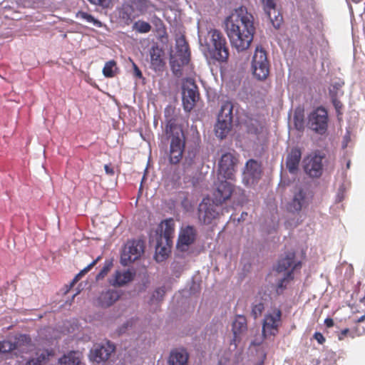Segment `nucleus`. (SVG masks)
<instances>
[{"instance_id":"30","label":"nucleus","mask_w":365,"mask_h":365,"mask_svg":"<svg viewBox=\"0 0 365 365\" xmlns=\"http://www.w3.org/2000/svg\"><path fill=\"white\" fill-rule=\"evenodd\" d=\"M131 5L135 8V11H138L139 15H143L148 11L150 8L155 6L149 0H132Z\"/></svg>"},{"instance_id":"8","label":"nucleus","mask_w":365,"mask_h":365,"mask_svg":"<svg viewBox=\"0 0 365 365\" xmlns=\"http://www.w3.org/2000/svg\"><path fill=\"white\" fill-rule=\"evenodd\" d=\"M182 105L185 111L190 112L195 106L199 98V92L195 81L186 78L182 86Z\"/></svg>"},{"instance_id":"1","label":"nucleus","mask_w":365,"mask_h":365,"mask_svg":"<svg viewBox=\"0 0 365 365\" xmlns=\"http://www.w3.org/2000/svg\"><path fill=\"white\" fill-rule=\"evenodd\" d=\"M225 30L232 47L238 51L247 50L255 32L254 17L245 6H240L225 20Z\"/></svg>"},{"instance_id":"2","label":"nucleus","mask_w":365,"mask_h":365,"mask_svg":"<svg viewBox=\"0 0 365 365\" xmlns=\"http://www.w3.org/2000/svg\"><path fill=\"white\" fill-rule=\"evenodd\" d=\"M171 107L165 109V135L169 142L168 153V161L171 165H178L182 159L185 149L186 138L182 126L178 123L176 119L171 116L173 112Z\"/></svg>"},{"instance_id":"41","label":"nucleus","mask_w":365,"mask_h":365,"mask_svg":"<svg viewBox=\"0 0 365 365\" xmlns=\"http://www.w3.org/2000/svg\"><path fill=\"white\" fill-rule=\"evenodd\" d=\"M262 3L264 6V10L267 16H270V12H274V14L277 13L274 0H263L262 1Z\"/></svg>"},{"instance_id":"16","label":"nucleus","mask_w":365,"mask_h":365,"mask_svg":"<svg viewBox=\"0 0 365 365\" xmlns=\"http://www.w3.org/2000/svg\"><path fill=\"white\" fill-rule=\"evenodd\" d=\"M31 343V339L26 334H21L16 337L14 342L9 340L0 341V353H9L15 349H20L24 351L25 350L23 346H29Z\"/></svg>"},{"instance_id":"10","label":"nucleus","mask_w":365,"mask_h":365,"mask_svg":"<svg viewBox=\"0 0 365 365\" xmlns=\"http://www.w3.org/2000/svg\"><path fill=\"white\" fill-rule=\"evenodd\" d=\"M281 319L282 311L279 308H274L264 315L262 330L264 338L267 336H275L278 333Z\"/></svg>"},{"instance_id":"29","label":"nucleus","mask_w":365,"mask_h":365,"mask_svg":"<svg viewBox=\"0 0 365 365\" xmlns=\"http://www.w3.org/2000/svg\"><path fill=\"white\" fill-rule=\"evenodd\" d=\"M36 358H33L28 361V365H46L49 358L54 356L53 350L45 349L36 353Z\"/></svg>"},{"instance_id":"34","label":"nucleus","mask_w":365,"mask_h":365,"mask_svg":"<svg viewBox=\"0 0 365 365\" xmlns=\"http://www.w3.org/2000/svg\"><path fill=\"white\" fill-rule=\"evenodd\" d=\"M168 247H163L162 246V240L160 239L158 241L157 245H156V255H155V259L158 262H162L169 255L170 250V245Z\"/></svg>"},{"instance_id":"11","label":"nucleus","mask_w":365,"mask_h":365,"mask_svg":"<svg viewBox=\"0 0 365 365\" xmlns=\"http://www.w3.org/2000/svg\"><path fill=\"white\" fill-rule=\"evenodd\" d=\"M309 128L319 134L324 133L328 127V113L325 108L319 107L309 115Z\"/></svg>"},{"instance_id":"52","label":"nucleus","mask_w":365,"mask_h":365,"mask_svg":"<svg viewBox=\"0 0 365 365\" xmlns=\"http://www.w3.org/2000/svg\"><path fill=\"white\" fill-rule=\"evenodd\" d=\"M104 170L106 171V173L108 175H114V170L112 167H110V165H105L104 166Z\"/></svg>"},{"instance_id":"3","label":"nucleus","mask_w":365,"mask_h":365,"mask_svg":"<svg viewBox=\"0 0 365 365\" xmlns=\"http://www.w3.org/2000/svg\"><path fill=\"white\" fill-rule=\"evenodd\" d=\"M190 59V51L188 43L184 36L175 40V51L170 55V64L173 73L179 78L182 76V68L187 65Z\"/></svg>"},{"instance_id":"32","label":"nucleus","mask_w":365,"mask_h":365,"mask_svg":"<svg viewBox=\"0 0 365 365\" xmlns=\"http://www.w3.org/2000/svg\"><path fill=\"white\" fill-rule=\"evenodd\" d=\"M76 18L82 19L88 23L92 24L93 26L101 28L103 23L93 16L91 14L83 11H79L76 14Z\"/></svg>"},{"instance_id":"28","label":"nucleus","mask_w":365,"mask_h":365,"mask_svg":"<svg viewBox=\"0 0 365 365\" xmlns=\"http://www.w3.org/2000/svg\"><path fill=\"white\" fill-rule=\"evenodd\" d=\"M247 329V319L243 315H237L234 320L232 326V330L234 337L236 339L241 334L245 331Z\"/></svg>"},{"instance_id":"31","label":"nucleus","mask_w":365,"mask_h":365,"mask_svg":"<svg viewBox=\"0 0 365 365\" xmlns=\"http://www.w3.org/2000/svg\"><path fill=\"white\" fill-rule=\"evenodd\" d=\"M247 173L253 179H257L260 177L261 168L257 161L250 159L246 163Z\"/></svg>"},{"instance_id":"33","label":"nucleus","mask_w":365,"mask_h":365,"mask_svg":"<svg viewBox=\"0 0 365 365\" xmlns=\"http://www.w3.org/2000/svg\"><path fill=\"white\" fill-rule=\"evenodd\" d=\"M116 62L114 60L107 61L103 68V74L106 78H113L118 72Z\"/></svg>"},{"instance_id":"26","label":"nucleus","mask_w":365,"mask_h":365,"mask_svg":"<svg viewBox=\"0 0 365 365\" xmlns=\"http://www.w3.org/2000/svg\"><path fill=\"white\" fill-rule=\"evenodd\" d=\"M188 354L184 350H174L171 351L169 359V365H187Z\"/></svg>"},{"instance_id":"54","label":"nucleus","mask_w":365,"mask_h":365,"mask_svg":"<svg viewBox=\"0 0 365 365\" xmlns=\"http://www.w3.org/2000/svg\"><path fill=\"white\" fill-rule=\"evenodd\" d=\"M364 321H365V315H363V316H361V317H359V318L356 320V323L359 324V323H361V322H363Z\"/></svg>"},{"instance_id":"4","label":"nucleus","mask_w":365,"mask_h":365,"mask_svg":"<svg viewBox=\"0 0 365 365\" xmlns=\"http://www.w3.org/2000/svg\"><path fill=\"white\" fill-rule=\"evenodd\" d=\"M208 34L210 36L212 43V47L209 48L210 57L218 62H227L229 58V50L222 34L217 29H212Z\"/></svg>"},{"instance_id":"24","label":"nucleus","mask_w":365,"mask_h":365,"mask_svg":"<svg viewBox=\"0 0 365 365\" xmlns=\"http://www.w3.org/2000/svg\"><path fill=\"white\" fill-rule=\"evenodd\" d=\"M301 150L299 148H292L288 154L286 165L291 173H294L297 169L301 160Z\"/></svg>"},{"instance_id":"17","label":"nucleus","mask_w":365,"mask_h":365,"mask_svg":"<svg viewBox=\"0 0 365 365\" xmlns=\"http://www.w3.org/2000/svg\"><path fill=\"white\" fill-rule=\"evenodd\" d=\"M114 351L115 346L110 341H107L105 344H96L91 351V359L97 363L106 361Z\"/></svg>"},{"instance_id":"27","label":"nucleus","mask_w":365,"mask_h":365,"mask_svg":"<svg viewBox=\"0 0 365 365\" xmlns=\"http://www.w3.org/2000/svg\"><path fill=\"white\" fill-rule=\"evenodd\" d=\"M81 359L82 354L80 352L71 351L58 359V364L59 365H80Z\"/></svg>"},{"instance_id":"50","label":"nucleus","mask_w":365,"mask_h":365,"mask_svg":"<svg viewBox=\"0 0 365 365\" xmlns=\"http://www.w3.org/2000/svg\"><path fill=\"white\" fill-rule=\"evenodd\" d=\"M133 66L134 73H135V76H138V78H141L143 76L141 71L139 69V68L137 66V65L134 62H133Z\"/></svg>"},{"instance_id":"53","label":"nucleus","mask_w":365,"mask_h":365,"mask_svg":"<svg viewBox=\"0 0 365 365\" xmlns=\"http://www.w3.org/2000/svg\"><path fill=\"white\" fill-rule=\"evenodd\" d=\"M82 277L83 276L80 273H78L71 282V287H73L78 281L81 279Z\"/></svg>"},{"instance_id":"5","label":"nucleus","mask_w":365,"mask_h":365,"mask_svg":"<svg viewBox=\"0 0 365 365\" xmlns=\"http://www.w3.org/2000/svg\"><path fill=\"white\" fill-rule=\"evenodd\" d=\"M233 108L234 106L231 101H225L221 106L217 122L215 126V134L220 139L225 138L231 130Z\"/></svg>"},{"instance_id":"15","label":"nucleus","mask_w":365,"mask_h":365,"mask_svg":"<svg viewBox=\"0 0 365 365\" xmlns=\"http://www.w3.org/2000/svg\"><path fill=\"white\" fill-rule=\"evenodd\" d=\"M216 205L210 203L209 199H203L198 207V219L204 225H210L212 220L217 217L219 213Z\"/></svg>"},{"instance_id":"35","label":"nucleus","mask_w":365,"mask_h":365,"mask_svg":"<svg viewBox=\"0 0 365 365\" xmlns=\"http://www.w3.org/2000/svg\"><path fill=\"white\" fill-rule=\"evenodd\" d=\"M133 30L140 34H146L150 31L152 27L150 24L145 21L138 20L133 25Z\"/></svg>"},{"instance_id":"7","label":"nucleus","mask_w":365,"mask_h":365,"mask_svg":"<svg viewBox=\"0 0 365 365\" xmlns=\"http://www.w3.org/2000/svg\"><path fill=\"white\" fill-rule=\"evenodd\" d=\"M144 252V242L142 240H129L125 245L120 255V263L123 266L135 262Z\"/></svg>"},{"instance_id":"56","label":"nucleus","mask_w":365,"mask_h":365,"mask_svg":"<svg viewBox=\"0 0 365 365\" xmlns=\"http://www.w3.org/2000/svg\"><path fill=\"white\" fill-rule=\"evenodd\" d=\"M262 133L263 134V135L264 136L265 138H267V132L265 130L264 132L262 131Z\"/></svg>"},{"instance_id":"38","label":"nucleus","mask_w":365,"mask_h":365,"mask_svg":"<svg viewBox=\"0 0 365 365\" xmlns=\"http://www.w3.org/2000/svg\"><path fill=\"white\" fill-rule=\"evenodd\" d=\"M113 261L111 259L106 260V262L104 263V266L101 269L99 273L96 275V280H100V279H103L107 275V274L109 272V271L111 269V268L113 267Z\"/></svg>"},{"instance_id":"39","label":"nucleus","mask_w":365,"mask_h":365,"mask_svg":"<svg viewBox=\"0 0 365 365\" xmlns=\"http://www.w3.org/2000/svg\"><path fill=\"white\" fill-rule=\"evenodd\" d=\"M264 310V304L259 301L252 304L251 314L255 319H257L262 315Z\"/></svg>"},{"instance_id":"22","label":"nucleus","mask_w":365,"mask_h":365,"mask_svg":"<svg viewBox=\"0 0 365 365\" xmlns=\"http://www.w3.org/2000/svg\"><path fill=\"white\" fill-rule=\"evenodd\" d=\"M160 240L165 239L166 245H170L172 243L171 239L174 236L175 232V222L173 218H168L161 222L160 225Z\"/></svg>"},{"instance_id":"18","label":"nucleus","mask_w":365,"mask_h":365,"mask_svg":"<svg viewBox=\"0 0 365 365\" xmlns=\"http://www.w3.org/2000/svg\"><path fill=\"white\" fill-rule=\"evenodd\" d=\"M196 230L193 226L187 225L182 229L178 241V247L181 250H185L189 245L192 244L196 238Z\"/></svg>"},{"instance_id":"36","label":"nucleus","mask_w":365,"mask_h":365,"mask_svg":"<svg viewBox=\"0 0 365 365\" xmlns=\"http://www.w3.org/2000/svg\"><path fill=\"white\" fill-rule=\"evenodd\" d=\"M294 279L292 272H287L284 278L280 279L277 285V292L280 294L287 287V284Z\"/></svg>"},{"instance_id":"44","label":"nucleus","mask_w":365,"mask_h":365,"mask_svg":"<svg viewBox=\"0 0 365 365\" xmlns=\"http://www.w3.org/2000/svg\"><path fill=\"white\" fill-rule=\"evenodd\" d=\"M165 294V287H159L154 291V292L153 294L152 299L158 300V301H160L163 299Z\"/></svg>"},{"instance_id":"47","label":"nucleus","mask_w":365,"mask_h":365,"mask_svg":"<svg viewBox=\"0 0 365 365\" xmlns=\"http://www.w3.org/2000/svg\"><path fill=\"white\" fill-rule=\"evenodd\" d=\"M351 330L348 328L342 329L340 333L338 334V339L340 341H342L345 339L348 335L350 336Z\"/></svg>"},{"instance_id":"23","label":"nucleus","mask_w":365,"mask_h":365,"mask_svg":"<svg viewBox=\"0 0 365 365\" xmlns=\"http://www.w3.org/2000/svg\"><path fill=\"white\" fill-rule=\"evenodd\" d=\"M307 205L306 192L303 190L299 189L298 192L294 193L292 200L289 203L288 210L292 212H299Z\"/></svg>"},{"instance_id":"6","label":"nucleus","mask_w":365,"mask_h":365,"mask_svg":"<svg viewBox=\"0 0 365 365\" xmlns=\"http://www.w3.org/2000/svg\"><path fill=\"white\" fill-rule=\"evenodd\" d=\"M251 69L253 76L258 80H265L269 74L270 63L267 53L262 47H257L251 62Z\"/></svg>"},{"instance_id":"37","label":"nucleus","mask_w":365,"mask_h":365,"mask_svg":"<svg viewBox=\"0 0 365 365\" xmlns=\"http://www.w3.org/2000/svg\"><path fill=\"white\" fill-rule=\"evenodd\" d=\"M344 83L343 81H339L337 82L333 83L331 84L329 88V96H341L344 94V92L341 90L342 86Z\"/></svg>"},{"instance_id":"12","label":"nucleus","mask_w":365,"mask_h":365,"mask_svg":"<svg viewBox=\"0 0 365 365\" xmlns=\"http://www.w3.org/2000/svg\"><path fill=\"white\" fill-rule=\"evenodd\" d=\"M237 162V159L232 153L223 154L218 163L217 177L232 180Z\"/></svg>"},{"instance_id":"19","label":"nucleus","mask_w":365,"mask_h":365,"mask_svg":"<svg viewBox=\"0 0 365 365\" xmlns=\"http://www.w3.org/2000/svg\"><path fill=\"white\" fill-rule=\"evenodd\" d=\"M135 275V272L130 269L125 271L116 270L109 279V283L113 287H123L128 282L133 281Z\"/></svg>"},{"instance_id":"9","label":"nucleus","mask_w":365,"mask_h":365,"mask_svg":"<svg viewBox=\"0 0 365 365\" xmlns=\"http://www.w3.org/2000/svg\"><path fill=\"white\" fill-rule=\"evenodd\" d=\"M214 190L212 192V201L215 205H222L228 200L233 192L234 185L227 179L217 177V180L214 183Z\"/></svg>"},{"instance_id":"45","label":"nucleus","mask_w":365,"mask_h":365,"mask_svg":"<svg viewBox=\"0 0 365 365\" xmlns=\"http://www.w3.org/2000/svg\"><path fill=\"white\" fill-rule=\"evenodd\" d=\"M330 97H331V101H332V103H333L334 108H336V111L339 113V110L343 107L342 103L338 99L339 96H330Z\"/></svg>"},{"instance_id":"43","label":"nucleus","mask_w":365,"mask_h":365,"mask_svg":"<svg viewBox=\"0 0 365 365\" xmlns=\"http://www.w3.org/2000/svg\"><path fill=\"white\" fill-rule=\"evenodd\" d=\"M92 4L101 6L103 9L111 8L113 6L112 0H88Z\"/></svg>"},{"instance_id":"42","label":"nucleus","mask_w":365,"mask_h":365,"mask_svg":"<svg viewBox=\"0 0 365 365\" xmlns=\"http://www.w3.org/2000/svg\"><path fill=\"white\" fill-rule=\"evenodd\" d=\"M365 334V327L357 324L351 330L350 337L355 338L356 336H361Z\"/></svg>"},{"instance_id":"13","label":"nucleus","mask_w":365,"mask_h":365,"mask_svg":"<svg viewBox=\"0 0 365 365\" xmlns=\"http://www.w3.org/2000/svg\"><path fill=\"white\" fill-rule=\"evenodd\" d=\"M302 262L296 259V253L294 250H290L282 254L278 259L277 271L282 272L284 271L293 272L295 269H300Z\"/></svg>"},{"instance_id":"49","label":"nucleus","mask_w":365,"mask_h":365,"mask_svg":"<svg viewBox=\"0 0 365 365\" xmlns=\"http://www.w3.org/2000/svg\"><path fill=\"white\" fill-rule=\"evenodd\" d=\"M181 205L186 211L190 210V208L192 207V205L190 204L187 198H185L182 201Z\"/></svg>"},{"instance_id":"20","label":"nucleus","mask_w":365,"mask_h":365,"mask_svg":"<svg viewBox=\"0 0 365 365\" xmlns=\"http://www.w3.org/2000/svg\"><path fill=\"white\" fill-rule=\"evenodd\" d=\"M119 19L125 25H130L133 19L139 16L135 12V8L131 4L124 3L117 9Z\"/></svg>"},{"instance_id":"51","label":"nucleus","mask_w":365,"mask_h":365,"mask_svg":"<svg viewBox=\"0 0 365 365\" xmlns=\"http://www.w3.org/2000/svg\"><path fill=\"white\" fill-rule=\"evenodd\" d=\"M324 324L326 325L327 327L330 328L334 325V322L331 318H327L324 320Z\"/></svg>"},{"instance_id":"46","label":"nucleus","mask_w":365,"mask_h":365,"mask_svg":"<svg viewBox=\"0 0 365 365\" xmlns=\"http://www.w3.org/2000/svg\"><path fill=\"white\" fill-rule=\"evenodd\" d=\"M313 338L317 341L319 344H323L326 341L325 337L320 332H315L313 335Z\"/></svg>"},{"instance_id":"40","label":"nucleus","mask_w":365,"mask_h":365,"mask_svg":"<svg viewBox=\"0 0 365 365\" xmlns=\"http://www.w3.org/2000/svg\"><path fill=\"white\" fill-rule=\"evenodd\" d=\"M275 29H279L282 23V16L277 11V13L270 12V16H267Z\"/></svg>"},{"instance_id":"48","label":"nucleus","mask_w":365,"mask_h":365,"mask_svg":"<svg viewBox=\"0 0 365 365\" xmlns=\"http://www.w3.org/2000/svg\"><path fill=\"white\" fill-rule=\"evenodd\" d=\"M101 257H98L96 259H94L92 262H91L87 267L84 268L86 273H88L101 259Z\"/></svg>"},{"instance_id":"14","label":"nucleus","mask_w":365,"mask_h":365,"mask_svg":"<svg viewBox=\"0 0 365 365\" xmlns=\"http://www.w3.org/2000/svg\"><path fill=\"white\" fill-rule=\"evenodd\" d=\"M324 155L315 153L304 160V170L311 178H319L322 174V160Z\"/></svg>"},{"instance_id":"55","label":"nucleus","mask_w":365,"mask_h":365,"mask_svg":"<svg viewBox=\"0 0 365 365\" xmlns=\"http://www.w3.org/2000/svg\"><path fill=\"white\" fill-rule=\"evenodd\" d=\"M82 276L85 275L86 274V271L84 269H83L80 272H79Z\"/></svg>"},{"instance_id":"25","label":"nucleus","mask_w":365,"mask_h":365,"mask_svg":"<svg viewBox=\"0 0 365 365\" xmlns=\"http://www.w3.org/2000/svg\"><path fill=\"white\" fill-rule=\"evenodd\" d=\"M120 293L113 289H108L101 293L98 301L101 307H108L113 305L120 298Z\"/></svg>"},{"instance_id":"21","label":"nucleus","mask_w":365,"mask_h":365,"mask_svg":"<svg viewBox=\"0 0 365 365\" xmlns=\"http://www.w3.org/2000/svg\"><path fill=\"white\" fill-rule=\"evenodd\" d=\"M151 68L155 71L163 70L165 66L164 51L158 46H153L150 51Z\"/></svg>"}]
</instances>
